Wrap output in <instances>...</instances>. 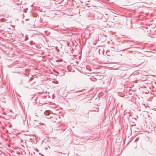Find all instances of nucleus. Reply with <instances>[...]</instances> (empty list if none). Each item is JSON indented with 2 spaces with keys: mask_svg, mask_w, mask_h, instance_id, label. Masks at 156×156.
Masks as SVG:
<instances>
[{
  "mask_svg": "<svg viewBox=\"0 0 156 156\" xmlns=\"http://www.w3.org/2000/svg\"><path fill=\"white\" fill-rule=\"evenodd\" d=\"M138 138H136V139H135V141H138Z\"/></svg>",
  "mask_w": 156,
  "mask_h": 156,
  "instance_id": "4",
  "label": "nucleus"
},
{
  "mask_svg": "<svg viewBox=\"0 0 156 156\" xmlns=\"http://www.w3.org/2000/svg\"><path fill=\"white\" fill-rule=\"evenodd\" d=\"M79 92V91H76V92Z\"/></svg>",
  "mask_w": 156,
  "mask_h": 156,
  "instance_id": "6",
  "label": "nucleus"
},
{
  "mask_svg": "<svg viewBox=\"0 0 156 156\" xmlns=\"http://www.w3.org/2000/svg\"><path fill=\"white\" fill-rule=\"evenodd\" d=\"M51 116H50V117L49 116L47 118H48V119H49V118H51Z\"/></svg>",
  "mask_w": 156,
  "mask_h": 156,
  "instance_id": "5",
  "label": "nucleus"
},
{
  "mask_svg": "<svg viewBox=\"0 0 156 156\" xmlns=\"http://www.w3.org/2000/svg\"><path fill=\"white\" fill-rule=\"evenodd\" d=\"M33 41H30V43L31 44H33Z\"/></svg>",
  "mask_w": 156,
  "mask_h": 156,
  "instance_id": "3",
  "label": "nucleus"
},
{
  "mask_svg": "<svg viewBox=\"0 0 156 156\" xmlns=\"http://www.w3.org/2000/svg\"><path fill=\"white\" fill-rule=\"evenodd\" d=\"M58 153L60 154L58 155V156H68L69 154L68 153H62L59 152Z\"/></svg>",
  "mask_w": 156,
  "mask_h": 156,
  "instance_id": "1",
  "label": "nucleus"
},
{
  "mask_svg": "<svg viewBox=\"0 0 156 156\" xmlns=\"http://www.w3.org/2000/svg\"><path fill=\"white\" fill-rule=\"evenodd\" d=\"M105 16H104L105 18V21H106L109 18L107 16V14H105Z\"/></svg>",
  "mask_w": 156,
  "mask_h": 156,
  "instance_id": "2",
  "label": "nucleus"
}]
</instances>
